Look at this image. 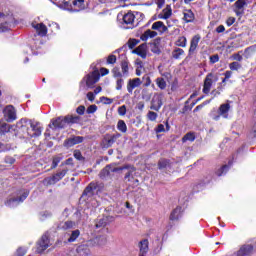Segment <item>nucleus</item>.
<instances>
[{"mask_svg": "<svg viewBox=\"0 0 256 256\" xmlns=\"http://www.w3.org/2000/svg\"><path fill=\"white\" fill-rule=\"evenodd\" d=\"M54 5H57L59 9H63L64 11H70V13H79V11L85 9V0H69L62 4L54 2Z\"/></svg>", "mask_w": 256, "mask_h": 256, "instance_id": "1", "label": "nucleus"}, {"mask_svg": "<svg viewBox=\"0 0 256 256\" xmlns=\"http://www.w3.org/2000/svg\"><path fill=\"white\" fill-rule=\"evenodd\" d=\"M123 169H127L128 173L125 175V179L129 180V177L135 173V167L133 166H124V167H115V166H106L101 172V179H105V177H109L111 173H117V171H123Z\"/></svg>", "mask_w": 256, "mask_h": 256, "instance_id": "2", "label": "nucleus"}, {"mask_svg": "<svg viewBox=\"0 0 256 256\" xmlns=\"http://www.w3.org/2000/svg\"><path fill=\"white\" fill-rule=\"evenodd\" d=\"M105 75H109V69L107 68H101L100 72L99 70H94L90 74L86 76V85L87 87H93L95 83L99 81V79L102 77H105Z\"/></svg>", "mask_w": 256, "mask_h": 256, "instance_id": "3", "label": "nucleus"}, {"mask_svg": "<svg viewBox=\"0 0 256 256\" xmlns=\"http://www.w3.org/2000/svg\"><path fill=\"white\" fill-rule=\"evenodd\" d=\"M3 114L7 123H13V121L17 120V110H15L13 105L6 106L3 110Z\"/></svg>", "mask_w": 256, "mask_h": 256, "instance_id": "4", "label": "nucleus"}, {"mask_svg": "<svg viewBox=\"0 0 256 256\" xmlns=\"http://www.w3.org/2000/svg\"><path fill=\"white\" fill-rule=\"evenodd\" d=\"M161 107H163V94L156 93L151 100L150 109L152 111H159Z\"/></svg>", "mask_w": 256, "mask_h": 256, "instance_id": "5", "label": "nucleus"}, {"mask_svg": "<svg viewBox=\"0 0 256 256\" xmlns=\"http://www.w3.org/2000/svg\"><path fill=\"white\" fill-rule=\"evenodd\" d=\"M49 247V236H47V234H44L40 241L37 244V249L36 252L38 254L43 253V251H45L47 248Z\"/></svg>", "mask_w": 256, "mask_h": 256, "instance_id": "6", "label": "nucleus"}, {"mask_svg": "<svg viewBox=\"0 0 256 256\" xmlns=\"http://www.w3.org/2000/svg\"><path fill=\"white\" fill-rule=\"evenodd\" d=\"M27 197H29V192L25 191L22 196H20L19 198H11L6 202V205L8 207H15V205H19V203H23V201H25V199H27Z\"/></svg>", "mask_w": 256, "mask_h": 256, "instance_id": "7", "label": "nucleus"}, {"mask_svg": "<svg viewBox=\"0 0 256 256\" xmlns=\"http://www.w3.org/2000/svg\"><path fill=\"white\" fill-rule=\"evenodd\" d=\"M143 81H141L140 78H133L130 79L127 83V91L128 93H133L134 89H137V87H141Z\"/></svg>", "mask_w": 256, "mask_h": 256, "instance_id": "8", "label": "nucleus"}, {"mask_svg": "<svg viewBox=\"0 0 256 256\" xmlns=\"http://www.w3.org/2000/svg\"><path fill=\"white\" fill-rule=\"evenodd\" d=\"M245 5H247V2L245 0H237L234 4V12L239 17L245 13Z\"/></svg>", "mask_w": 256, "mask_h": 256, "instance_id": "9", "label": "nucleus"}, {"mask_svg": "<svg viewBox=\"0 0 256 256\" xmlns=\"http://www.w3.org/2000/svg\"><path fill=\"white\" fill-rule=\"evenodd\" d=\"M133 23H135V14L128 12L123 16V24L128 25L126 29H132Z\"/></svg>", "mask_w": 256, "mask_h": 256, "instance_id": "10", "label": "nucleus"}, {"mask_svg": "<svg viewBox=\"0 0 256 256\" xmlns=\"http://www.w3.org/2000/svg\"><path fill=\"white\" fill-rule=\"evenodd\" d=\"M52 124H50V127H54V129H65L67 126L65 122V118L63 117H58L56 119H53L51 121Z\"/></svg>", "mask_w": 256, "mask_h": 256, "instance_id": "11", "label": "nucleus"}, {"mask_svg": "<svg viewBox=\"0 0 256 256\" xmlns=\"http://www.w3.org/2000/svg\"><path fill=\"white\" fill-rule=\"evenodd\" d=\"M213 74H208L204 80L203 93L206 95L211 91V87L213 86Z\"/></svg>", "mask_w": 256, "mask_h": 256, "instance_id": "12", "label": "nucleus"}, {"mask_svg": "<svg viewBox=\"0 0 256 256\" xmlns=\"http://www.w3.org/2000/svg\"><path fill=\"white\" fill-rule=\"evenodd\" d=\"M32 27L37 31L40 37H45L47 35V26L43 23H32Z\"/></svg>", "mask_w": 256, "mask_h": 256, "instance_id": "13", "label": "nucleus"}, {"mask_svg": "<svg viewBox=\"0 0 256 256\" xmlns=\"http://www.w3.org/2000/svg\"><path fill=\"white\" fill-rule=\"evenodd\" d=\"M173 15V9L171 8V5H167L161 13L158 14V19H169Z\"/></svg>", "mask_w": 256, "mask_h": 256, "instance_id": "14", "label": "nucleus"}, {"mask_svg": "<svg viewBox=\"0 0 256 256\" xmlns=\"http://www.w3.org/2000/svg\"><path fill=\"white\" fill-rule=\"evenodd\" d=\"M132 53H135L136 55H139L142 59L147 58V45L141 44L136 49L132 51Z\"/></svg>", "mask_w": 256, "mask_h": 256, "instance_id": "15", "label": "nucleus"}, {"mask_svg": "<svg viewBox=\"0 0 256 256\" xmlns=\"http://www.w3.org/2000/svg\"><path fill=\"white\" fill-rule=\"evenodd\" d=\"M152 31H158V33H165L167 31V26L162 21H157L152 24Z\"/></svg>", "mask_w": 256, "mask_h": 256, "instance_id": "16", "label": "nucleus"}, {"mask_svg": "<svg viewBox=\"0 0 256 256\" xmlns=\"http://www.w3.org/2000/svg\"><path fill=\"white\" fill-rule=\"evenodd\" d=\"M199 41H201V36L195 35L191 42H190V48H189V53H195V50L197 49L199 45Z\"/></svg>", "mask_w": 256, "mask_h": 256, "instance_id": "17", "label": "nucleus"}, {"mask_svg": "<svg viewBox=\"0 0 256 256\" xmlns=\"http://www.w3.org/2000/svg\"><path fill=\"white\" fill-rule=\"evenodd\" d=\"M116 62L117 56L112 54L108 56L107 60L105 58L98 60L97 65H103L105 63H108V65H115Z\"/></svg>", "mask_w": 256, "mask_h": 256, "instance_id": "18", "label": "nucleus"}, {"mask_svg": "<svg viewBox=\"0 0 256 256\" xmlns=\"http://www.w3.org/2000/svg\"><path fill=\"white\" fill-rule=\"evenodd\" d=\"M79 143H83V137L81 136H76L65 141L66 147H73V145H79Z\"/></svg>", "mask_w": 256, "mask_h": 256, "instance_id": "19", "label": "nucleus"}, {"mask_svg": "<svg viewBox=\"0 0 256 256\" xmlns=\"http://www.w3.org/2000/svg\"><path fill=\"white\" fill-rule=\"evenodd\" d=\"M253 253V246L246 245L240 248V251L237 252V256H249Z\"/></svg>", "mask_w": 256, "mask_h": 256, "instance_id": "20", "label": "nucleus"}, {"mask_svg": "<svg viewBox=\"0 0 256 256\" xmlns=\"http://www.w3.org/2000/svg\"><path fill=\"white\" fill-rule=\"evenodd\" d=\"M155 37H157V32L148 29L140 36V39L142 41H147L148 39H155Z\"/></svg>", "mask_w": 256, "mask_h": 256, "instance_id": "21", "label": "nucleus"}, {"mask_svg": "<svg viewBox=\"0 0 256 256\" xmlns=\"http://www.w3.org/2000/svg\"><path fill=\"white\" fill-rule=\"evenodd\" d=\"M231 109V105L229 103L222 104L219 107V113L224 119H227L229 117V110Z\"/></svg>", "mask_w": 256, "mask_h": 256, "instance_id": "22", "label": "nucleus"}, {"mask_svg": "<svg viewBox=\"0 0 256 256\" xmlns=\"http://www.w3.org/2000/svg\"><path fill=\"white\" fill-rule=\"evenodd\" d=\"M256 46H250L245 49L244 53H242L245 59H251V57L255 56Z\"/></svg>", "mask_w": 256, "mask_h": 256, "instance_id": "23", "label": "nucleus"}, {"mask_svg": "<svg viewBox=\"0 0 256 256\" xmlns=\"http://www.w3.org/2000/svg\"><path fill=\"white\" fill-rule=\"evenodd\" d=\"M140 253H148L149 252V240L144 239L141 240L138 244Z\"/></svg>", "mask_w": 256, "mask_h": 256, "instance_id": "24", "label": "nucleus"}, {"mask_svg": "<svg viewBox=\"0 0 256 256\" xmlns=\"http://www.w3.org/2000/svg\"><path fill=\"white\" fill-rule=\"evenodd\" d=\"M67 171H69V170L64 169V170L56 173L54 176H52L51 183H57V181H61V179H63V177H65V175H67Z\"/></svg>", "mask_w": 256, "mask_h": 256, "instance_id": "25", "label": "nucleus"}, {"mask_svg": "<svg viewBox=\"0 0 256 256\" xmlns=\"http://www.w3.org/2000/svg\"><path fill=\"white\" fill-rule=\"evenodd\" d=\"M14 128V125H9L5 122H0V133H11V130H13Z\"/></svg>", "mask_w": 256, "mask_h": 256, "instance_id": "26", "label": "nucleus"}, {"mask_svg": "<svg viewBox=\"0 0 256 256\" xmlns=\"http://www.w3.org/2000/svg\"><path fill=\"white\" fill-rule=\"evenodd\" d=\"M77 253L80 256H88L90 253L89 247L85 244H82V245L78 246Z\"/></svg>", "mask_w": 256, "mask_h": 256, "instance_id": "27", "label": "nucleus"}, {"mask_svg": "<svg viewBox=\"0 0 256 256\" xmlns=\"http://www.w3.org/2000/svg\"><path fill=\"white\" fill-rule=\"evenodd\" d=\"M184 21H186V23H192V21H195V14L193 13V11H184Z\"/></svg>", "mask_w": 256, "mask_h": 256, "instance_id": "28", "label": "nucleus"}, {"mask_svg": "<svg viewBox=\"0 0 256 256\" xmlns=\"http://www.w3.org/2000/svg\"><path fill=\"white\" fill-rule=\"evenodd\" d=\"M119 137H121V134L117 133L108 138H105L107 147H111L115 143V141L119 139Z\"/></svg>", "mask_w": 256, "mask_h": 256, "instance_id": "29", "label": "nucleus"}, {"mask_svg": "<svg viewBox=\"0 0 256 256\" xmlns=\"http://www.w3.org/2000/svg\"><path fill=\"white\" fill-rule=\"evenodd\" d=\"M95 189V183H90V185L84 190L82 197H91L93 195V190Z\"/></svg>", "mask_w": 256, "mask_h": 256, "instance_id": "30", "label": "nucleus"}, {"mask_svg": "<svg viewBox=\"0 0 256 256\" xmlns=\"http://www.w3.org/2000/svg\"><path fill=\"white\" fill-rule=\"evenodd\" d=\"M80 235H81V231L79 230L72 231L70 237L68 238V243H73L74 241H77Z\"/></svg>", "mask_w": 256, "mask_h": 256, "instance_id": "31", "label": "nucleus"}, {"mask_svg": "<svg viewBox=\"0 0 256 256\" xmlns=\"http://www.w3.org/2000/svg\"><path fill=\"white\" fill-rule=\"evenodd\" d=\"M64 121L66 122V125H69L70 123H78L79 116L68 115V116L64 117Z\"/></svg>", "mask_w": 256, "mask_h": 256, "instance_id": "32", "label": "nucleus"}, {"mask_svg": "<svg viewBox=\"0 0 256 256\" xmlns=\"http://www.w3.org/2000/svg\"><path fill=\"white\" fill-rule=\"evenodd\" d=\"M180 215H181V207H177L172 211L170 215L171 221H175L176 219H179Z\"/></svg>", "mask_w": 256, "mask_h": 256, "instance_id": "33", "label": "nucleus"}, {"mask_svg": "<svg viewBox=\"0 0 256 256\" xmlns=\"http://www.w3.org/2000/svg\"><path fill=\"white\" fill-rule=\"evenodd\" d=\"M183 55H185V51L181 48L175 49L172 53V57L174 59H181V57H183Z\"/></svg>", "mask_w": 256, "mask_h": 256, "instance_id": "34", "label": "nucleus"}, {"mask_svg": "<svg viewBox=\"0 0 256 256\" xmlns=\"http://www.w3.org/2000/svg\"><path fill=\"white\" fill-rule=\"evenodd\" d=\"M117 129L121 131V133H127V124L125 121L119 120L117 123Z\"/></svg>", "mask_w": 256, "mask_h": 256, "instance_id": "35", "label": "nucleus"}, {"mask_svg": "<svg viewBox=\"0 0 256 256\" xmlns=\"http://www.w3.org/2000/svg\"><path fill=\"white\" fill-rule=\"evenodd\" d=\"M156 85L161 89L162 91L167 88V82H165V79L163 78H157L156 79Z\"/></svg>", "mask_w": 256, "mask_h": 256, "instance_id": "36", "label": "nucleus"}, {"mask_svg": "<svg viewBox=\"0 0 256 256\" xmlns=\"http://www.w3.org/2000/svg\"><path fill=\"white\" fill-rule=\"evenodd\" d=\"M177 47H187V38L185 36H180L176 41Z\"/></svg>", "mask_w": 256, "mask_h": 256, "instance_id": "37", "label": "nucleus"}, {"mask_svg": "<svg viewBox=\"0 0 256 256\" xmlns=\"http://www.w3.org/2000/svg\"><path fill=\"white\" fill-rule=\"evenodd\" d=\"M183 143L187 141H195V134L193 133H187L183 138H182Z\"/></svg>", "mask_w": 256, "mask_h": 256, "instance_id": "38", "label": "nucleus"}, {"mask_svg": "<svg viewBox=\"0 0 256 256\" xmlns=\"http://www.w3.org/2000/svg\"><path fill=\"white\" fill-rule=\"evenodd\" d=\"M157 117H158L157 112L149 111L147 113V119H149V121H157Z\"/></svg>", "mask_w": 256, "mask_h": 256, "instance_id": "39", "label": "nucleus"}, {"mask_svg": "<svg viewBox=\"0 0 256 256\" xmlns=\"http://www.w3.org/2000/svg\"><path fill=\"white\" fill-rule=\"evenodd\" d=\"M113 75L114 77H123V72L121 71V67L119 66L114 67Z\"/></svg>", "mask_w": 256, "mask_h": 256, "instance_id": "40", "label": "nucleus"}, {"mask_svg": "<svg viewBox=\"0 0 256 256\" xmlns=\"http://www.w3.org/2000/svg\"><path fill=\"white\" fill-rule=\"evenodd\" d=\"M105 225H107V219L102 218L96 222V229H101V227H105Z\"/></svg>", "mask_w": 256, "mask_h": 256, "instance_id": "41", "label": "nucleus"}, {"mask_svg": "<svg viewBox=\"0 0 256 256\" xmlns=\"http://www.w3.org/2000/svg\"><path fill=\"white\" fill-rule=\"evenodd\" d=\"M127 114V106L122 105L118 108V115L121 117L125 116Z\"/></svg>", "mask_w": 256, "mask_h": 256, "instance_id": "42", "label": "nucleus"}, {"mask_svg": "<svg viewBox=\"0 0 256 256\" xmlns=\"http://www.w3.org/2000/svg\"><path fill=\"white\" fill-rule=\"evenodd\" d=\"M143 73H146V71H145V66H143V65L138 66V67L136 68V75H137L138 77H141V75H143Z\"/></svg>", "mask_w": 256, "mask_h": 256, "instance_id": "43", "label": "nucleus"}, {"mask_svg": "<svg viewBox=\"0 0 256 256\" xmlns=\"http://www.w3.org/2000/svg\"><path fill=\"white\" fill-rule=\"evenodd\" d=\"M139 44V40L137 39H130L128 41V47L129 49H133L134 47H136Z\"/></svg>", "mask_w": 256, "mask_h": 256, "instance_id": "44", "label": "nucleus"}, {"mask_svg": "<svg viewBox=\"0 0 256 256\" xmlns=\"http://www.w3.org/2000/svg\"><path fill=\"white\" fill-rule=\"evenodd\" d=\"M61 163V157L55 156L52 160V169H55Z\"/></svg>", "mask_w": 256, "mask_h": 256, "instance_id": "45", "label": "nucleus"}, {"mask_svg": "<svg viewBox=\"0 0 256 256\" xmlns=\"http://www.w3.org/2000/svg\"><path fill=\"white\" fill-rule=\"evenodd\" d=\"M75 227V222L66 221L63 225V229H73Z\"/></svg>", "mask_w": 256, "mask_h": 256, "instance_id": "46", "label": "nucleus"}, {"mask_svg": "<svg viewBox=\"0 0 256 256\" xmlns=\"http://www.w3.org/2000/svg\"><path fill=\"white\" fill-rule=\"evenodd\" d=\"M96 111H97V105L93 104L87 108L86 113H88V115H91V114L95 113Z\"/></svg>", "mask_w": 256, "mask_h": 256, "instance_id": "47", "label": "nucleus"}, {"mask_svg": "<svg viewBox=\"0 0 256 256\" xmlns=\"http://www.w3.org/2000/svg\"><path fill=\"white\" fill-rule=\"evenodd\" d=\"M123 83H125V82H124V80L122 78H119L117 80V82H116V89H117V91H121L123 89Z\"/></svg>", "mask_w": 256, "mask_h": 256, "instance_id": "48", "label": "nucleus"}, {"mask_svg": "<svg viewBox=\"0 0 256 256\" xmlns=\"http://www.w3.org/2000/svg\"><path fill=\"white\" fill-rule=\"evenodd\" d=\"M27 254V249L25 248H18L16 251L15 256H25Z\"/></svg>", "mask_w": 256, "mask_h": 256, "instance_id": "49", "label": "nucleus"}, {"mask_svg": "<svg viewBox=\"0 0 256 256\" xmlns=\"http://www.w3.org/2000/svg\"><path fill=\"white\" fill-rule=\"evenodd\" d=\"M100 101L104 103V105H111V103H113V99L108 97H101Z\"/></svg>", "mask_w": 256, "mask_h": 256, "instance_id": "50", "label": "nucleus"}, {"mask_svg": "<svg viewBox=\"0 0 256 256\" xmlns=\"http://www.w3.org/2000/svg\"><path fill=\"white\" fill-rule=\"evenodd\" d=\"M243 52H239L237 54L233 55V60L234 61H243Z\"/></svg>", "mask_w": 256, "mask_h": 256, "instance_id": "51", "label": "nucleus"}, {"mask_svg": "<svg viewBox=\"0 0 256 256\" xmlns=\"http://www.w3.org/2000/svg\"><path fill=\"white\" fill-rule=\"evenodd\" d=\"M74 157L78 161H82V159H83V155L81 154V151H79V150H75L74 151Z\"/></svg>", "mask_w": 256, "mask_h": 256, "instance_id": "52", "label": "nucleus"}, {"mask_svg": "<svg viewBox=\"0 0 256 256\" xmlns=\"http://www.w3.org/2000/svg\"><path fill=\"white\" fill-rule=\"evenodd\" d=\"M167 165H168L167 160H160L158 163L159 169H165V167H167Z\"/></svg>", "mask_w": 256, "mask_h": 256, "instance_id": "53", "label": "nucleus"}, {"mask_svg": "<svg viewBox=\"0 0 256 256\" xmlns=\"http://www.w3.org/2000/svg\"><path fill=\"white\" fill-rule=\"evenodd\" d=\"M6 31H9V26L7 23L0 25V33H6Z\"/></svg>", "mask_w": 256, "mask_h": 256, "instance_id": "54", "label": "nucleus"}, {"mask_svg": "<svg viewBox=\"0 0 256 256\" xmlns=\"http://www.w3.org/2000/svg\"><path fill=\"white\" fill-rule=\"evenodd\" d=\"M227 169H229V167L227 165L223 166L222 168H220L218 171H217V175L218 177H221V175H223V172L224 171H227Z\"/></svg>", "mask_w": 256, "mask_h": 256, "instance_id": "55", "label": "nucleus"}, {"mask_svg": "<svg viewBox=\"0 0 256 256\" xmlns=\"http://www.w3.org/2000/svg\"><path fill=\"white\" fill-rule=\"evenodd\" d=\"M235 23V17H229L227 20H226V25L228 27H231V25H233Z\"/></svg>", "mask_w": 256, "mask_h": 256, "instance_id": "56", "label": "nucleus"}, {"mask_svg": "<svg viewBox=\"0 0 256 256\" xmlns=\"http://www.w3.org/2000/svg\"><path fill=\"white\" fill-rule=\"evenodd\" d=\"M87 99L88 101H91V103H93V101H95V94L93 92H88Z\"/></svg>", "mask_w": 256, "mask_h": 256, "instance_id": "57", "label": "nucleus"}, {"mask_svg": "<svg viewBox=\"0 0 256 256\" xmlns=\"http://www.w3.org/2000/svg\"><path fill=\"white\" fill-rule=\"evenodd\" d=\"M78 115H84L85 114V106H79L76 110Z\"/></svg>", "mask_w": 256, "mask_h": 256, "instance_id": "58", "label": "nucleus"}, {"mask_svg": "<svg viewBox=\"0 0 256 256\" xmlns=\"http://www.w3.org/2000/svg\"><path fill=\"white\" fill-rule=\"evenodd\" d=\"M219 61V55L210 56V63H217Z\"/></svg>", "mask_w": 256, "mask_h": 256, "instance_id": "59", "label": "nucleus"}, {"mask_svg": "<svg viewBox=\"0 0 256 256\" xmlns=\"http://www.w3.org/2000/svg\"><path fill=\"white\" fill-rule=\"evenodd\" d=\"M163 131H165V126L163 124L158 125L156 133H163Z\"/></svg>", "mask_w": 256, "mask_h": 256, "instance_id": "60", "label": "nucleus"}, {"mask_svg": "<svg viewBox=\"0 0 256 256\" xmlns=\"http://www.w3.org/2000/svg\"><path fill=\"white\" fill-rule=\"evenodd\" d=\"M216 33H225V26L219 25V26L216 28Z\"/></svg>", "mask_w": 256, "mask_h": 256, "instance_id": "61", "label": "nucleus"}, {"mask_svg": "<svg viewBox=\"0 0 256 256\" xmlns=\"http://www.w3.org/2000/svg\"><path fill=\"white\" fill-rule=\"evenodd\" d=\"M120 69L122 71V75H125V73H127V71H129V66H127V65L120 66Z\"/></svg>", "mask_w": 256, "mask_h": 256, "instance_id": "62", "label": "nucleus"}, {"mask_svg": "<svg viewBox=\"0 0 256 256\" xmlns=\"http://www.w3.org/2000/svg\"><path fill=\"white\" fill-rule=\"evenodd\" d=\"M137 109H139V111H143V109H145V103L144 102H139L137 104Z\"/></svg>", "mask_w": 256, "mask_h": 256, "instance_id": "63", "label": "nucleus"}, {"mask_svg": "<svg viewBox=\"0 0 256 256\" xmlns=\"http://www.w3.org/2000/svg\"><path fill=\"white\" fill-rule=\"evenodd\" d=\"M231 77V72L230 71H227L225 73V79L222 80V83H225V81H227V79H229Z\"/></svg>", "mask_w": 256, "mask_h": 256, "instance_id": "64", "label": "nucleus"}]
</instances>
